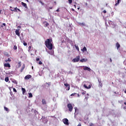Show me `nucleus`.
<instances>
[{
  "label": "nucleus",
  "instance_id": "nucleus-1",
  "mask_svg": "<svg viewBox=\"0 0 126 126\" xmlns=\"http://www.w3.org/2000/svg\"><path fill=\"white\" fill-rule=\"evenodd\" d=\"M52 42H53V40L52 39L48 38L45 41V45H46L49 44H52Z\"/></svg>",
  "mask_w": 126,
  "mask_h": 126
},
{
  "label": "nucleus",
  "instance_id": "nucleus-2",
  "mask_svg": "<svg viewBox=\"0 0 126 126\" xmlns=\"http://www.w3.org/2000/svg\"><path fill=\"white\" fill-rule=\"evenodd\" d=\"M80 59V56H76V58L72 60L73 63H77L79 62V60Z\"/></svg>",
  "mask_w": 126,
  "mask_h": 126
},
{
  "label": "nucleus",
  "instance_id": "nucleus-3",
  "mask_svg": "<svg viewBox=\"0 0 126 126\" xmlns=\"http://www.w3.org/2000/svg\"><path fill=\"white\" fill-rule=\"evenodd\" d=\"M67 108H68L69 112H72L73 107H72V105L71 103H69L67 104Z\"/></svg>",
  "mask_w": 126,
  "mask_h": 126
},
{
  "label": "nucleus",
  "instance_id": "nucleus-4",
  "mask_svg": "<svg viewBox=\"0 0 126 126\" xmlns=\"http://www.w3.org/2000/svg\"><path fill=\"white\" fill-rule=\"evenodd\" d=\"M46 48H47V49H48V50H53V44L52 43H50L49 44H46L45 45Z\"/></svg>",
  "mask_w": 126,
  "mask_h": 126
},
{
  "label": "nucleus",
  "instance_id": "nucleus-5",
  "mask_svg": "<svg viewBox=\"0 0 126 126\" xmlns=\"http://www.w3.org/2000/svg\"><path fill=\"white\" fill-rule=\"evenodd\" d=\"M63 123L64 124V125H68V120L66 118H65L63 119Z\"/></svg>",
  "mask_w": 126,
  "mask_h": 126
},
{
  "label": "nucleus",
  "instance_id": "nucleus-6",
  "mask_svg": "<svg viewBox=\"0 0 126 126\" xmlns=\"http://www.w3.org/2000/svg\"><path fill=\"white\" fill-rule=\"evenodd\" d=\"M64 86H65V87H67V89H66L67 91H68V90L70 89V86H69V84L66 83V84H64Z\"/></svg>",
  "mask_w": 126,
  "mask_h": 126
},
{
  "label": "nucleus",
  "instance_id": "nucleus-7",
  "mask_svg": "<svg viewBox=\"0 0 126 126\" xmlns=\"http://www.w3.org/2000/svg\"><path fill=\"white\" fill-rule=\"evenodd\" d=\"M84 70H88V71H91V69L87 66H84L83 68Z\"/></svg>",
  "mask_w": 126,
  "mask_h": 126
},
{
  "label": "nucleus",
  "instance_id": "nucleus-8",
  "mask_svg": "<svg viewBox=\"0 0 126 126\" xmlns=\"http://www.w3.org/2000/svg\"><path fill=\"white\" fill-rule=\"evenodd\" d=\"M32 77L31 75H27L25 77V79L28 80V79H30Z\"/></svg>",
  "mask_w": 126,
  "mask_h": 126
},
{
  "label": "nucleus",
  "instance_id": "nucleus-9",
  "mask_svg": "<svg viewBox=\"0 0 126 126\" xmlns=\"http://www.w3.org/2000/svg\"><path fill=\"white\" fill-rule=\"evenodd\" d=\"M21 4L23 6H24V7H25V8H27V9L28 8V7L27 6V4H26V3L22 2Z\"/></svg>",
  "mask_w": 126,
  "mask_h": 126
},
{
  "label": "nucleus",
  "instance_id": "nucleus-10",
  "mask_svg": "<svg viewBox=\"0 0 126 126\" xmlns=\"http://www.w3.org/2000/svg\"><path fill=\"white\" fill-rule=\"evenodd\" d=\"M83 86L84 88H86V89H90V88H91V85H89L88 87L87 86H86V85L84 84Z\"/></svg>",
  "mask_w": 126,
  "mask_h": 126
},
{
  "label": "nucleus",
  "instance_id": "nucleus-11",
  "mask_svg": "<svg viewBox=\"0 0 126 126\" xmlns=\"http://www.w3.org/2000/svg\"><path fill=\"white\" fill-rule=\"evenodd\" d=\"M22 91L23 95H25V93H26V90L23 88H22Z\"/></svg>",
  "mask_w": 126,
  "mask_h": 126
},
{
  "label": "nucleus",
  "instance_id": "nucleus-12",
  "mask_svg": "<svg viewBox=\"0 0 126 126\" xmlns=\"http://www.w3.org/2000/svg\"><path fill=\"white\" fill-rule=\"evenodd\" d=\"M87 61H88L87 59H82V60H80V62H81V63H85L87 62Z\"/></svg>",
  "mask_w": 126,
  "mask_h": 126
},
{
  "label": "nucleus",
  "instance_id": "nucleus-13",
  "mask_svg": "<svg viewBox=\"0 0 126 126\" xmlns=\"http://www.w3.org/2000/svg\"><path fill=\"white\" fill-rule=\"evenodd\" d=\"M15 33H16V35H17V36H18L19 37V36H20V33H19V30H16Z\"/></svg>",
  "mask_w": 126,
  "mask_h": 126
},
{
  "label": "nucleus",
  "instance_id": "nucleus-14",
  "mask_svg": "<svg viewBox=\"0 0 126 126\" xmlns=\"http://www.w3.org/2000/svg\"><path fill=\"white\" fill-rule=\"evenodd\" d=\"M24 68H25V64H23L22 67L20 70V72H22L23 70H24Z\"/></svg>",
  "mask_w": 126,
  "mask_h": 126
},
{
  "label": "nucleus",
  "instance_id": "nucleus-15",
  "mask_svg": "<svg viewBox=\"0 0 126 126\" xmlns=\"http://www.w3.org/2000/svg\"><path fill=\"white\" fill-rule=\"evenodd\" d=\"M42 103L43 105H46L47 104V101H46V99H42Z\"/></svg>",
  "mask_w": 126,
  "mask_h": 126
},
{
  "label": "nucleus",
  "instance_id": "nucleus-16",
  "mask_svg": "<svg viewBox=\"0 0 126 126\" xmlns=\"http://www.w3.org/2000/svg\"><path fill=\"white\" fill-rule=\"evenodd\" d=\"M4 67H10V64L9 63L4 64Z\"/></svg>",
  "mask_w": 126,
  "mask_h": 126
},
{
  "label": "nucleus",
  "instance_id": "nucleus-17",
  "mask_svg": "<svg viewBox=\"0 0 126 126\" xmlns=\"http://www.w3.org/2000/svg\"><path fill=\"white\" fill-rule=\"evenodd\" d=\"M11 11H14L15 12H17V10H18V8L16 7L14 9H10Z\"/></svg>",
  "mask_w": 126,
  "mask_h": 126
},
{
  "label": "nucleus",
  "instance_id": "nucleus-18",
  "mask_svg": "<svg viewBox=\"0 0 126 126\" xmlns=\"http://www.w3.org/2000/svg\"><path fill=\"white\" fill-rule=\"evenodd\" d=\"M43 23H46L45 25H44V27H48V26L50 25L49 23L47 22L46 21L44 22Z\"/></svg>",
  "mask_w": 126,
  "mask_h": 126
},
{
  "label": "nucleus",
  "instance_id": "nucleus-19",
  "mask_svg": "<svg viewBox=\"0 0 126 126\" xmlns=\"http://www.w3.org/2000/svg\"><path fill=\"white\" fill-rule=\"evenodd\" d=\"M98 82H99L98 86L99 87H102V86H103V85H102V83L101 82V80H98Z\"/></svg>",
  "mask_w": 126,
  "mask_h": 126
},
{
  "label": "nucleus",
  "instance_id": "nucleus-20",
  "mask_svg": "<svg viewBox=\"0 0 126 126\" xmlns=\"http://www.w3.org/2000/svg\"><path fill=\"white\" fill-rule=\"evenodd\" d=\"M82 52H86L87 51V48L86 47H84V48L82 49Z\"/></svg>",
  "mask_w": 126,
  "mask_h": 126
},
{
  "label": "nucleus",
  "instance_id": "nucleus-21",
  "mask_svg": "<svg viewBox=\"0 0 126 126\" xmlns=\"http://www.w3.org/2000/svg\"><path fill=\"white\" fill-rule=\"evenodd\" d=\"M4 80L6 82H8V81H9V79L8 78V77H5Z\"/></svg>",
  "mask_w": 126,
  "mask_h": 126
},
{
  "label": "nucleus",
  "instance_id": "nucleus-22",
  "mask_svg": "<svg viewBox=\"0 0 126 126\" xmlns=\"http://www.w3.org/2000/svg\"><path fill=\"white\" fill-rule=\"evenodd\" d=\"M116 47H117V48L118 49H119V48H120V47H121V45H120V44H119V42H117V43H116Z\"/></svg>",
  "mask_w": 126,
  "mask_h": 126
},
{
  "label": "nucleus",
  "instance_id": "nucleus-23",
  "mask_svg": "<svg viewBox=\"0 0 126 126\" xmlns=\"http://www.w3.org/2000/svg\"><path fill=\"white\" fill-rule=\"evenodd\" d=\"M32 97H33V94H32V93H29V97L32 98Z\"/></svg>",
  "mask_w": 126,
  "mask_h": 126
},
{
  "label": "nucleus",
  "instance_id": "nucleus-24",
  "mask_svg": "<svg viewBox=\"0 0 126 126\" xmlns=\"http://www.w3.org/2000/svg\"><path fill=\"white\" fill-rule=\"evenodd\" d=\"M121 0H117V2L115 3V6H117L118 4L120 3V1H121Z\"/></svg>",
  "mask_w": 126,
  "mask_h": 126
},
{
  "label": "nucleus",
  "instance_id": "nucleus-25",
  "mask_svg": "<svg viewBox=\"0 0 126 126\" xmlns=\"http://www.w3.org/2000/svg\"><path fill=\"white\" fill-rule=\"evenodd\" d=\"M80 26H85V24L84 23H79Z\"/></svg>",
  "mask_w": 126,
  "mask_h": 126
},
{
  "label": "nucleus",
  "instance_id": "nucleus-26",
  "mask_svg": "<svg viewBox=\"0 0 126 126\" xmlns=\"http://www.w3.org/2000/svg\"><path fill=\"white\" fill-rule=\"evenodd\" d=\"M5 63H7V62H11V59H10V58H8V60H5Z\"/></svg>",
  "mask_w": 126,
  "mask_h": 126
},
{
  "label": "nucleus",
  "instance_id": "nucleus-27",
  "mask_svg": "<svg viewBox=\"0 0 126 126\" xmlns=\"http://www.w3.org/2000/svg\"><path fill=\"white\" fill-rule=\"evenodd\" d=\"M12 82L13 83H14V84H17V81L15 80H13V81H12Z\"/></svg>",
  "mask_w": 126,
  "mask_h": 126
},
{
  "label": "nucleus",
  "instance_id": "nucleus-28",
  "mask_svg": "<svg viewBox=\"0 0 126 126\" xmlns=\"http://www.w3.org/2000/svg\"><path fill=\"white\" fill-rule=\"evenodd\" d=\"M4 109L5 111H6V112H8V108H7V107L4 106Z\"/></svg>",
  "mask_w": 126,
  "mask_h": 126
},
{
  "label": "nucleus",
  "instance_id": "nucleus-29",
  "mask_svg": "<svg viewBox=\"0 0 126 126\" xmlns=\"http://www.w3.org/2000/svg\"><path fill=\"white\" fill-rule=\"evenodd\" d=\"M32 47H31V46H30L29 47V49H28V51L29 52H31V49H32Z\"/></svg>",
  "mask_w": 126,
  "mask_h": 126
},
{
  "label": "nucleus",
  "instance_id": "nucleus-30",
  "mask_svg": "<svg viewBox=\"0 0 126 126\" xmlns=\"http://www.w3.org/2000/svg\"><path fill=\"white\" fill-rule=\"evenodd\" d=\"M6 26V25L5 24V23H3L2 24V25H1L0 26V27L1 28H2V27H3V26Z\"/></svg>",
  "mask_w": 126,
  "mask_h": 126
},
{
  "label": "nucleus",
  "instance_id": "nucleus-31",
  "mask_svg": "<svg viewBox=\"0 0 126 126\" xmlns=\"http://www.w3.org/2000/svg\"><path fill=\"white\" fill-rule=\"evenodd\" d=\"M18 67H20L21 66V62L18 63Z\"/></svg>",
  "mask_w": 126,
  "mask_h": 126
},
{
  "label": "nucleus",
  "instance_id": "nucleus-32",
  "mask_svg": "<svg viewBox=\"0 0 126 126\" xmlns=\"http://www.w3.org/2000/svg\"><path fill=\"white\" fill-rule=\"evenodd\" d=\"M14 50H17V46L16 45H14L13 47Z\"/></svg>",
  "mask_w": 126,
  "mask_h": 126
},
{
  "label": "nucleus",
  "instance_id": "nucleus-33",
  "mask_svg": "<svg viewBox=\"0 0 126 126\" xmlns=\"http://www.w3.org/2000/svg\"><path fill=\"white\" fill-rule=\"evenodd\" d=\"M13 92H15V93H16V92H17V91L16 90V89L15 88L13 89Z\"/></svg>",
  "mask_w": 126,
  "mask_h": 126
},
{
  "label": "nucleus",
  "instance_id": "nucleus-34",
  "mask_svg": "<svg viewBox=\"0 0 126 126\" xmlns=\"http://www.w3.org/2000/svg\"><path fill=\"white\" fill-rule=\"evenodd\" d=\"M39 2H40V3H41L42 5H44V2H42L41 0H39Z\"/></svg>",
  "mask_w": 126,
  "mask_h": 126
},
{
  "label": "nucleus",
  "instance_id": "nucleus-35",
  "mask_svg": "<svg viewBox=\"0 0 126 126\" xmlns=\"http://www.w3.org/2000/svg\"><path fill=\"white\" fill-rule=\"evenodd\" d=\"M68 3L70 4L72 3V0H68Z\"/></svg>",
  "mask_w": 126,
  "mask_h": 126
},
{
  "label": "nucleus",
  "instance_id": "nucleus-36",
  "mask_svg": "<svg viewBox=\"0 0 126 126\" xmlns=\"http://www.w3.org/2000/svg\"><path fill=\"white\" fill-rule=\"evenodd\" d=\"M82 95H85L86 94V91H84L82 93Z\"/></svg>",
  "mask_w": 126,
  "mask_h": 126
},
{
  "label": "nucleus",
  "instance_id": "nucleus-37",
  "mask_svg": "<svg viewBox=\"0 0 126 126\" xmlns=\"http://www.w3.org/2000/svg\"><path fill=\"white\" fill-rule=\"evenodd\" d=\"M23 45H24V46H27V43L25 42V41H24Z\"/></svg>",
  "mask_w": 126,
  "mask_h": 126
},
{
  "label": "nucleus",
  "instance_id": "nucleus-38",
  "mask_svg": "<svg viewBox=\"0 0 126 126\" xmlns=\"http://www.w3.org/2000/svg\"><path fill=\"white\" fill-rule=\"evenodd\" d=\"M38 63L39 64H42L43 63H42V62L41 61H39Z\"/></svg>",
  "mask_w": 126,
  "mask_h": 126
},
{
  "label": "nucleus",
  "instance_id": "nucleus-39",
  "mask_svg": "<svg viewBox=\"0 0 126 126\" xmlns=\"http://www.w3.org/2000/svg\"><path fill=\"white\" fill-rule=\"evenodd\" d=\"M90 126H94V124L93 123L90 124Z\"/></svg>",
  "mask_w": 126,
  "mask_h": 126
},
{
  "label": "nucleus",
  "instance_id": "nucleus-40",
  "mask_svg": "<svg viewBox=\"0 0 126 126\" xmlns=\"http://www.w3.org/2000/svg\"><path fill=\"white\" fill-rule=\"evenodd\" d=\"M75 94H76V93H74V94H72L70 96H74V95H75Z\"/></svg>",
  "mask_w": 126,
  "mask_h": 126
},
{
  "label": "nucleus",
  "instance_id": "nucleus-41",
  "mask_svg": "<svg viewBox=\"0 0 126 126\" xmlns=\"http://www.w3.org/2000/svg\"><path fill=\"white\" fill-rule=\"evenodd\" d=\"M36 61V62H39V61H40V58H37Z\"/></svg>",
  "mask_w": 126,
  "mask_h": 126
},
{
  "label": "nucleus",
  "instance_id": "nucleus-42",
  "mask_svg": "<svg viewBox=\"0 0 126 126\" xmlns=\"http://www.w3.org/2000/svg\"><path fill=\"white\" fill-rule=\"evenodd\" d=\"M103 13H107V11L106 10H103Z\"/></svg>",
  "mask_w": 126,
  "mask_h": 126
},
{
  "label": "nucleus",
  "instance_id": "nucleus-43",
  "mask_svg": "<svg viewBox=\"0 0 126 126\" xmlns=\"http://www.w3.org/2000/svg\"><path fill=\"white\" fill-rule=\"evenodd\" d=\"M34 113H35V114H38V111H37V110H35Z\"/></svg>",
  "mask_w": 126,
  "mask_h": 126
},
{
  "label": "nucleus",
  "instance_id": "nucleus-44",
  "mask_svg": "<svg viewBox=\"0 0 126 126\" xmlns=\"http://www.w3.org/2000/svg\"><path fill=\"white\" fill-rule=\"evenodd\" d=\"M76 50H79V48L78 47V46H76Z\"/></svg>",
  "mask_w": 126,
  "mask_h": 126
},
{
  "label": "nucleus",
  "instance_id": "nucleus-45",
  "mask_svg": "<svg viewBox=\"0 0 126 126\" xmlns=\"http://www.w3.org/2000/svg\"><path fill=\"white\" fill-rule=\"evenodd\" d=\"M56 11H57V12H60V8H58L57 10H56Z\"/></svg>",
  "mask_w": 126,
  "mask_h": 126
},
{
  "label": "nucleus",
  "instance_id": "nucleus-46",
  "mask_svg": "<svg viewBox=\"0 0 126 126\" xmlns=\"http://www.w3.org/2000/svg\"><path fill=\"white\" fill-rule=\"evenodd\" d=\"M6 57H9V54H8V53H7L6 54Z\"/></svg>",
  "mask_w": 126,
  "mask_h": 126
},
{
  "label": "nucleus",
  "instance_id": "nucleus-47",
  "mask_svg": "<svg viewBox=\"0 0 126 126\" xmlns=\"http://www.w3.org/2000/svg\"><path fill=\"white\" fill-rule=\"evenodd\" d=\"M10 8H11V9H14V8L11 6H10Z\"/></svg>",
  "mask_w": 126,
  "mask_h": 126
},
{
  "label": "nucleus",
  "instance_id": "nucleus-48",
  "mask_svg": "<svg viewBox=\"0 0 126 126\" xmlns=\"http://www.w3.org/2000/svg\"><path fill=\"white\" fill-rule=\"evenodd\" d=\"M18 11H19V12H21V10H20V9H18Z\"/></svg>",
  "mask_w": 126,
  "mask_h": 126
},
{
  "label": "nucleus",
  "instance_id": "nucleus-49",
  "mask_svg": "<svg viewBox=\"0 0 126 126\" xmlns=\"http://www.w3.org/2000/svg\"><path fill=\"white\" fill-rule=\"evenodd\" d=\"M110 63H112V59H110Z\"/></svg>",
  "mask_w": 126,
  "mask_h": 126
},
{
  "label": "nucleus",
  "instance_id": "nucleus-50",
  "mask_svg": "<svg viewBox=\"0 0 126 126\" xmlns=\"http://www.w3.org/2000/svg\"><path fill=\"white\" fill-rule=\"evenodd\" d=\"M50 9H53V7H49Z\"/></svg>",
  "mask_w": 126,
  "mask_h": 126
},
{
  "label": "nucleus",
  "instance_id": "nucleus-51",
  "mask_svg": "<svg viewBox=\"0 0 126 126\" xmlns=\"http://www.w3.org/2000/svg\"><path fill=\"white\" fill-rule=\"evenodd\" d=\"M1 11H2V10H0V14H1Z\"/></svg>",
  "mask_w": 126,
  "mask_h": 126
},
{
  "label": "nucleus",
  "instance_id": "nucleus-52",
  "mask_svg": "<svg viewBox=\"0 0 126 126\" xmlns=\"http://www.w3.org/2000/svg\"><path fill=\"white\" fill-rule=\"evenodd\" d=\"M77 126H81V125L80 124H79Z\"/></svg>",
  "mask_w": 126,
  "mask_h": 126
},
{
  "label": "nucleus",
  "instance_id": "nucleus-53",
  "mask_svg": "<svg viewBox=\"0 0 126 126\" xmlns=\"http://www.w3.org/2000/svg\"><path fill=\"white\" fill-rule=\"evenodd\" d=\"M78 97H80V95H79V94H77Z\"/></svg>",
  "mask_w": 126,
  "mask_h": 126
},
{
  "label": "nucleus",
  "instance_id": "nucleus-54",
  "mask_svg": "<svg viewBox=\"0 0 126 126\" xmlns=\"http://www.w3.org/2000/svg\"><path fill=\"white\" fill-rule=\"evenodd\" d=\"M74 7H75V8H76V5H74Z\"/></svg>",
  "mask_w": 126,
  "mask_h": 126
},
{
  "label": "nucleus",
  "instance_id": "nucleus-55",
  "mask_svg": "<svg viewBox=\"0 0 126 126\" xmlns=\"http://www.w3.org/2000/svg\"><path fill=\"white\" fill-rule=\"evenodd\" d=\"M54 3H55V4H57V2L55 1Z\"/></svg>",
  "mask_w": 126,
  "mask_h": 126
},
{
  "label": "nucleus",
  "instance_id": "nucleus-56",
  "mask_svg": "<svg viewBox=\"0 0 126 126\" xmlns=\"http://www.w3.org/2000/svg\"><path fill=\"white\" fill-rule=\"evenodd\" d=\"M72 11H74V9H72Z\"/></svg>",
  "mask_w": 126,
  "mask_h": 126
},
{
  "label": "nucleus",
  "instance_id": "nucleus-57",
  "mask_svg": "<svg viewBox=\"0 0 126 126\" xmlns=\"http://www.w3.org/2000/svg\"><path fill=\"white\" fill-rule=\"evenodd\" d=\"M125 93H126V89L125 91Z\"/></svg>",
  "mask_w": 126,
  "mask_h": 126
},
{
  "label": "nucleus",
  "instance_id": "nucleus-58",
  "mask_svg": "<svg viewBox=\"0 0 126 126\" xmlns=\"http://www.w3.org/2000/svg\"><path fill=\"white\" fill-rule=\"evenodd\" d=\"M85 99H87H87H88V97H85Z\"/></svg>",
  "mask_w": 126,
  "mask_h": 126
},
{
  "label": "nucleus",
  "instance_id": "nucleus-59",
  "mask_svg": "<svg viewBox=\"0 0 126 126\" xmlns=\"http://www.w3.org/2000/svg\"><path fill=\"white\" fill-rule=\"evenodd\" d=\"M87 95L88 96H89V94H87Z\"/></svg>",
  "mask_w": 126,
  "mask_h": 126
},
{
  "label": "nucleus",
  "instance_id": "nucleus-60",
  "mask_svg": "<svg viewBox=\"0 0 126 126\" xmlns=\"http://www.w3.org/2000/svg\"><path fill=\"white\" fill-rule=\"evenodd\" d=\"M125 105H126V102H124Z\"/></svg>",
  "mask_w": 126,
  "mask_h": 126
},
{
  "label": "nucleus",
  "instance_id": "nucleus-61",
  "mask_svg": "<svg viewBox=\"0 0 126 126\" xmlns=\"http://www.w3.org/2000/svg\"><path fill=\"white\" fill-rule=\"evenodd\" d=\"M27 0L28 1V2L29 1L28 0Z\"/></svg>",
  "mask_w": 126,
  "mask_h": 126
},
{
  "label": "nucleus",
  "instance_id": "nucleus-62",
  "mask_svg": "<svg viewBox=\"0 0 126 126\" xmlns=\"http://www.w3.org/2000/svg\"><path fill=\"white\" fill-rule=\"evenodd\" d=\"M108 5V4H106V6H107Z\"/></svg>",
  "mask_w": 126,
  "mask_h": 126
},
{
  "label": "nucleus",
  "instance_id": "nucleus-63",
  "mask_svg": "<svg viewBox=\"0 0 126 126\" xmlns=\"http://www.w3.org/2000/svg\"><path fill=\"white\" fill-rule=\"evenodd\" d=\"M32 69H33V66H32Z\"/></svg>",
  "mask_w": 126,
  "mask_h": 126
},
{
  "label": "nucleus",
  "instance_id": "nucleus-64",
  "mask_svg": "<svg viewBox=\"0 0 126 126\" xmlns=\"http://www.w3.org/2000/svg\"><path fill=\"white\" fill-rule=\"evenodd\" d=\"M78 9H79V8H78Z\"/></svg>",
  "mask_w": 126,
  "mask_h": 126
}]
</instances>
